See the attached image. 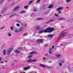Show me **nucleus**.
<instances>
[{
  "instance_id": "1",
  "label": "nucleus",
  "mask_w": 73,
  "mask_h": 73,
  "mask_svg": "<svg viewBox=\"0 0 73 73\" xmlns=\"http://www.w3.org/2000/svg\"><path fill=\"white\" fill-rule=\"evenodd\" d=\"M54 30V29L53 28H48L47 29L45 30L44 31H38L39 33H46V32H52Z\"/></svg>"
},
{
  "instance_id": "2",
  "label": "nucleus",
  "mask_w": 73,
  "mask_h": 73,
  "mask_svg": "<svg viewBox=\"0 0 73 73\" xmlns=\"http://www.w3.org/2000/svg\"><path fill=\"white\" fill-rule=\"evenodd\" d=\"M67 34V32H66V30H64L62 31L60 34V35L62 37H64Z\"/></svg>"
},
{
  "instance_id": "3",
  "label": "nucleus",
  "mask_w": 73,
  "mask_h": 73,
  "mask_svg": "<svg viewBox=\"0 0 73 73\" xmlns=\"http://www.w3.org/2000/svg\"><path fill=\"white\" fill-rule=\"evenodd\" d=\"M13 48V47H11L8 49L7 51V54H9L11 53L12 52Z\"/></svg>"
},
{
  "instance_id": "4",
  "label": "nucleus",
  "mask_w": 73,
  "mask_h": 73,
  "mask_svg": "<svg viewBox=\"0 0 73 73\" xmlns=\"http://www.w3.org/2000/svg\"><path fill=\"white\" fill-rule=\"evenodd\" d=\"M54 46H53L52 48H51L49 50V54H52V53H53L52 49H53V48H54Z\"/></svg>"
},
{
  "instance_id": "5",
  "label": "nucleus",
  "mask_w": 73,
  "mask_h": 73,
  "mask_svg": "<svg viewBox=\"0 0 73 73\" xmlns=\"http://www.w3.org/2000/svg\"><path fill=\"white\" fill-rule=\"evenodd\" d=\"M20 6H18L16 7L13 9V11H17L20 8Z\"/></svg>"
},
{
  "instance_id": "6",
  "label": "nucleus",
  "mask_w": 73,
  "mask_h": 73,
  "mask_svg": "<svg viewBox=\"0 0 73 73\" xmlns=\"http://www.w3.org/2000/svg\"><path fill=\"white\" fill-rule=\"evenodd\" d=\"M7 7H4L2 10V13H4V12H5L6 11H7Z\"/></svg>"
},
{
  "instance_id": "7",
  "label": "nucleus",
  "mask_w": 73,
  "mask_h": 73,
  "mask_svg": "<svg viewBox=\"0 0 73 73\" xmlns=\"http://www.w3.org/2000/svg\"><path fill=\"white\" fill-rule=\"evenodd\" d=\"M31 69V67L30 66H28L26 67L25 68L23 69L24 70H28Z\"/></svg>"
},
{
  "instance_id": "8",
  "label": "nucleus",
  "mask_w": 73,
  "mask_h": 73,
  "mask_svg": "<svg viewBox=\"0 0 73 73\" xmlns=\"http://www.w3.org/2000/svg\"><path fill=\"white\" fill-rule=\"evenodd\" d=\"M23 29H24L23 27H21V28H20L19 29V32H22V31H23Z\"/></svg>"
},
{
  "instance_id": "9",
  "label": "nucleus",
  "mask_w": 73,
  "mask_h": 73,
  "mask_svg": "<svg viewBox=\"0 0 73 73\" xmlns=\"http://www.w3.org/2000/svg\"><path fill=\"white\" fill-rule=\"evenodd\" d=\"M58 20H63L64 21H65L66 19L65 18H60L58 19Z\"/></svg>"
},
{
  "instance_id": "10",
  "label": "nucleus",
  "mask_w": 73,
  "mask_h": 73,
  "mask_svg": "<svg viewBox=\"0 0 73 73\" xmlns=\"http://www.w3.org/2000/svg\"><path fill=\"white\" fill-rule=\"evenodd\" d=\"M63 9H64V8H63V7H61L60 8H58L57 9V11H60V10H62Z\"/></svg>"
},
{
  "instance_id": "11",
  "label": "nucleus",
  "mask_w": 73,
  "mask_h": 73,
  "mask_svg": "<svg viewBox=\"0 0 73 73\" xmlns=\"http://www.w3.org/2000/svg\"><path fill=\"white\" fill-rule=\"evenodd\" d=\"M15 32H16V33H18V32H19V31L18 30V29H17V28H16L15 29Z\"/></svg>"
},
{
  "instance_id": "12",
  "label": "nucleus",
  "mask_w": 73,
  "mask_h": 73,
  "mask_svg": "<svg viewBox=\"0 0 73 73\" xmlns=\"http://www.w3.org/2000/svg\"><path fill=\"white\" fill-rule=\"evenodd\" d=\"M8 36L9 37H11L12 36V34L11 32H9L8 33Z\"/></svg>"
},
{
  "instance_id": "13",
  "label": "nucleus",
  "mask_w": 73,
  "mask_h": 73,
  "mask_svg": "<svg viewBox=\"0 0 73 73\" xmlns=\"http://www.w3.org/2000/svg\"><path fill=\"white\" fill-rule=\"evenodd\" d=\"M6 51H7V49H4L3 51V54L4 55H5L6 53Z\"/></svg>"
},
{
  "instance_id": "14",
  "label": "nucleus",
  "mask_w": 73,
  "mask_h": 73,
  "mask_svg": "<svg viewBox=\"0 0 73 73\" xmlns=\"http://www.w3.org/2000/svg\"><path fill=\"white\" fill-rule=\"evenodd\" d=\"M55 56L56 57H57L58 58H59V57H60V54H56Z\"/></svg>"
},
{
  "instance_id": "15",
  "label": "nucleus",
  "mask_w": 73,
  "mask_h": 73,
  "mask_svg": "<svg viewBox=\"0 0 73 73\" xmlns=\"http://www.w3.org/2000/svg\"><path fill=\"white\" fill-rule=\"evenodd\" d=\"M37 42H43V40L42 39H38L37 40Z\"/></svg>"
},
{
  "instance_id": "16",
  "label": "nucleus",
  "mask_w": 73,
  "mask_h": 73,
  "mask_svg": "<svg viewBox=\"0 0 73 73\" xmlns=\"http://www.w3.org/2000/svg\"><path fill=\"white\" fill-rule=\"evenodd\" d=\"M47 37H50L52 38L53 37V35L50 34L49 35L47 36Z\"/></svg>"
},
{
  "instance_id": "17",
  "label": "nucleus",
  "mask_w": 73,
  "mask_h": 73,
  "mask_svg": "<svg viewBox=\"0 0 73 73\" xmlns=\"http://www.w3.org/2000/svg\"><path fill=\"white\" fill-rule=\"evenodd\" d=\"M36 53V52L34 51L31 52L30 54H35V53Z\"/></svg>"
},
{
  "instance_id": "18",
  "label": "nucleus",
  "mask_w": 73,
  "mask_h": 73,
  "mask_svg": "<svg viewBox=\"0 0 73 73\" xmlns=\"http://www.w3.org/2000/svg\"><path fill=\"white\" fill-rule=\"evenodd\" d=\"M40 66H41V67H43V68H45L46 66L45 65H44L42 64H40Z\"/></svg>"
},
{
  "instance_id": "19",
  "label": "nucleus",
  "mask_w": 73,
  "mask_h": 73,
  "mask_svg": "<svg viewBox=\"0 0 73 73\" xmlns=\"http://www.w3.org/2000/svg\"><path fill=\"white\" fill-rule=\"evenodd\" d=\"M15 53H20V52L18 50H16L15 51Z\"/></svg>"
},
{
  "instance_id": "20",
  "label": "nucleus",
  "mask_w": 73,
  "mask_h": 73,
  "mask_svg": "<svg viewBox=\"0 0 73 73\" xmlns=\"http://www.w3.org/2000/svg\"><path fill=\"white\" fill-rule=\"evenodd\" d=\"M32 62V59H30L28 61V62Z\"/></svg>"
},
{
  "instance_id": "21",
  "label": "nucleus",
  "mask_w": 73,
  "mask_h": 73,
  "mask_svg": "<svg viewBox=\"0 0 73 73\" xmlns=\"http://www.w3.org/2000/svg\"><path fill=\"white\" fill-rule=\"evenodd\" d=\"M15 4H16V3L14 2L11 4V6H13L15 5Z\"/></svg>"
},
{
  "instance_id": "22",
  "label": "nucleus",
  "mask_w": 73,
  "mask_h": 73,
  "mask_svg": "<svg viewBox=\"0 0 73 73\" xmlns=\"http://www.w3.org/2000/svg\"><path fill=\"white\" fill-rule=\"evenodd\" d=\"M38 20H43V19L41 18H38L37 19Z\"/></svg>"
},
{
  "instance_id": "23",
  "label": "nucleus",
  "mask_w": 73,
  "mask_h": 73,
  "mask_svg": "<svg viewBox=\"0 0 73 73\" xmlns=\"http://www.w3.org/2000/svg\"><path fill=\"white\" fill-rule=\"evenodd\" d=\"M70 1H71V0H66V3H69Z\"/></svg>"
},
{
  "instance_id": "24",
  "label": "nucleus",
  "mask_w": 73,
  "mask_h": 73,
  "mask_svg": "<svg viewBox=\"0 0 73 73\" xmlns=\"http://www.w3.org/2000/svg\"><path fill=\"white\" fill-rule=\"evenodd\" d=\"M25 11H21L20 13H25Z\"/></svg>"
},
{
  "instance_id": "25",
  "label": "nucleus",
  "mask_w": 73,
  "mask_h": 73,
  "mask_svg": "<svg viewBox=\"0 0 73 73\" xmlns=\"http://www.w3.org/2000/svg\"><path fill=\"white\" fill-rule=\"evenodd\" d=\"M16 22H17V23H21V22L19 21L18 20H17L16 21Z\"/></svg>"
},
{
  "instance_id": "26",
  "label": "nucleus",
  "mask_w": 73,
  "mask_h": 73,
  "mask_svg": "<svg viewBox=\"0 0 73 73\" xmlns=\"http://www.w3.org/2000/svg\"><path fill=\"white\" fill-rule=\"evenodd\" d=\"M39 28H40V27H39V26H36V29H39Z\"/></svg>"
},
{
  "instance_id": "27",
  "label": "nucleus",
  "mask_w": 73,
  "mask_h": 73,
  "mask_svg": "<svg viewBox=\"0 0 73 73\" xmlns=\"http://www.w3.org/2000/svg\"><path fill=\"white\" fill-rule=\"evenodd\" d=\"M33 1H30L29 3V4H31V3H33Z\"/></svg>"
},
{
  "instance_id": "28",
  "label": "nucleus",
  "mask_w": 73,
  "mask_h": 73,
  "mask_svg": "<svg viewBox=\"0 0 73 73\" xmlns=\"http://www.w3.org/2000/svg\"><path fill=\"white\" fill-rule=\"evenodd\" d=\"M37 60L36 59H34L33 60H32V62H35V61H36Z\"/></svg>"
},
{
  "instance_id": "29",
  "label": "nucleus",
  "mask_w": 73,
  "mask_h": 73,
  "mask_svg": "<svg viewBox=\"0 0 73 73\" xmlns=\"http://www.w3.org/2000/svg\"><path fill=\"white\" fill-rule=\"evenodd\" d=\"M53 5H50V6H49V7H48V8H51L52 7Z\"/></svg>"
},
{
  "instance_id": "30",
  "label": "nucleus",
  "mask_w": 73,
  "mask_h": 73,
  "mask_svg": "<svg viewBox=\"0 0 73 73\" xmlns=\"http://www.w3.org/2000/svg\"><path fill=\"white\" fill-rule=\"evenodd\" d=\"M13 16H14V15H12L9 17V18H11L12 17H13Z\"/></svg>"
},
{
  "instance_id": "31",
  "label": "nucleus",
  "mask_w": 73,
  "mask_h": 73,
  "mask_svg": "<svg viewBox=\"0 0 73 73\" xmlns=\"http://www.w3.org/2000/svg\"><path fill=\"white\" fill-rule=\"evenodd\" d=\"M10 28L12 30H13V29H14V28L12 27H11Z\"/></svg>"
},
{
  "instance_id": "32",
  "label": "nucleus",
  "mask_w": 73,
  "mask_h": 73,
  "mask_svg": "<svg viewBox=\"0 0 73 73\" xmlns=\"http://www.w3.org/2000/svg\"><path fill=\"white\" fill-rule=\"evenodd\" d=\"M33 56V55L29 56H28V58H31V57H32Z\"/></svg>"
},
{
  "instance_id": "33",
  "label": "nucleus",
  "mask_w": 73,
  "mask_h": 73,
  "mask_svg": "<svg viewBox=\"0 0 73 73\" xmlns=\"http://www.w3.org/2000/svg\"><path fill=\"white\" fill-rule=\"evenodd\" d=\"M33 11H34V12H36V11H37V10L36 9H34L33 10Z\"/></svg>"
},
{
  "instance_id": "34",
  "label": "nucleus",
  "mask_w": 73,
  "mask_h": 73,
  "mask_svg": "<svg viewBox=\"0 0 73 73\" xmlns=\"http://www.w3.org/2000/svg\"><path fill=\"white\" fill-rule=\"evenodd\" d=\"M53 21V20H50L49 21L47 22V24H48V23H49V22H50V21Z\"/></svg>"
},
{
  "instance_id": "35",
  "label": "nucleus",
  "mask_w": 73,
  "mask_h": 73,
  "mask_svg": "<svg viewBox=\"0 0 73 73\" xmlns=\"http://www.w3.org/2000/svg\"><path fill=\"white\" fill-rule=\"evenodd\" d=\"M60 62L61 63H64V60H61L60 61Z\"/></svg>"
},
{
  "instance_id": "36",
  "label": "nucleus",
  "mask_w": 73,
  "mask_h": 73,
  "mask_svg": "<svg viewBox=\"0 0 73 73\" xmlns=\"http://www.w3.org/2000/svg\"><path fill=\"white\" fill-rule=\"evenodd\" d=\"M4 27H5V26H3L2 28H1L0 29H4Z\"/></svg>"
},
{
  "instance_id": "37",
  "label": "nucleus",
  "mask_w": 73,
  "mask_h": 73,
  "mask_svg": "<svg viewBox=\"0 0 73 73\" xmlns=\"http://www.w3.org/2000/svg\"><path fill=\"white\" fill-rule=\"evenodd\" d=\"M16 25H17V27H20V25L18 24H17Z\"/></svg>"
},
{
  "instance_id": "38",
  "label": "nucleus",
  "mask_w": 73,
  "mask_h": 73,
  "mask_svg": "<svg viewBox=\"0 0 73 73\" xmlns=\"http://www.w3.org/2000/svg\"><path fill=\"white\" fill-rule=\"evenodd\" d=\"M55 16H56V17H58V15L56 14H55Z\"/></svg>"
},
{
  "instance_id": "39",
  "label": "nucleus",
  "mask_w": 73,
  "mask_h": 73,
  "mask_svg": "<svg viewBox=\"0 0 73 73\" xmlns=\"http://www.w3.org/2000/svg\"><path fill=\"white\" fill-rule=\"evenodd\" d=\"M28 6H25L24 7L25 8H28Z\"/></svg>"
},
{
  "instance_id": "40",
  "label": "nucleus",
  "mask_w": 73,
  "mask_h": 73,
  "mask_svg": "<svg viewBox=\"0 0 73 73\" xmlns=\"http://www.w3.org/2000/svg\"><path fill=\"white\" fill-rule=\"evenodd\" d=\"M28 33H25L24 34L25 36H27L28 35Z\"/></svg>"
},
{
  "instance_id": "41",
  "label": "nucleus",
  "mask_w": 73,
  "mask_h": 73,
  "mask_svg": "<svg viewBox=\"0 0 73 73\" xmlns=\"http://www.w3.org/2000/svg\"><path fill=\"white\" fill-rule=\"evenodd\" d=\"M3 1H4V0H1L0 1V3H2L3 2Z\"/></svg>"
},
{
  "instance_id": "42",
  "label": "nucleus",
  "mask_w": 73,
  "mask_h": 73,
  "mask_svg": "<svg viewBox=\"0 0 73 73\" xmlns=\"http://www.w3.org/2000/svg\"><path fill=\"white\" fill-rule=\"evenodd\" d=\"M59 65L60 66H62V64H61V63H59Z\"/></svg>"
},
{
  "instance_id": "43",
  "label": "nucleus",
  "mask_w": 73,
  "mask_h": 73,
  "mask_svg": "<svg viewBox=\"0 0 73 73\" xmlns=\"http://www.w3.org/2000/svg\"><path fill=\"white\" fill-rule=\"evenodd\" d=\"M40 0H38L37 1V3H39L40 1Z\"/></svg>"
},
{
  "instance_id": "44",
  "label": "nucleus",
  "mask_w": 73,
  "mask_h": 73,
  "mask_svg": "<svg viewBox=\"0 0 73 73\" xmlns=\"http://www.w3.org/2000/svg\"><path fill=\"white\" fill-rule=\"evenodd\" d=\"M13 15H14V16H17V14H13Z\"/></svg>"
},
{
  "instance_id": "45",
  "label": "nucleus",
  "mask_w": 73,
  "mask_h": 73,
  "mask_svg": "<svg viewBox=\"0 0 73 73\" xmlns=\"http://www.w3.org/2000/svg\"><path fill=\"white\" fill-rule=\"evenodd\" d=\"M31 73H36V72L33 71V72H31Z\"/></svg>"
},
{
  "instance_id": "46",
  "label": "nucleus",
  "mask_w": 73,
  "mask_h": 73,
  "mask_svg": "<svg viewBox=\"0 0 73 73\" xmlns=\"http://www.w3.org/2000/svg\"><path fill=\"white\" fill-rule=\"evenodd\" d=\"M46 59V58H45V57L43 58V60H45Z\"/></svg>"
},
{
  "instance_id": "47",
  "label": "nucleus",
  "mask_w": 73,
  "mask_h": 73,
  "mask_svg": "<svg viewBox=\"0 0 73 73\" xmlns=\"http://www.w3.org/2000/svg\"><path fill=\"white\" fill-rule=\"evenodd\" d=\"M58 13H59L60 14V13H61V11H58Z\"/></svg>"
},
{
  "instance_id": "48",
  "label": "nucleus",
  "mask_w": 73,
  "mask_h": 73,
  "mask_svg": "<svg viewBox=\"0 0 73 73\" xmlns=\"http://www.w3.org/2000/svg\"><path fill=\"white\" fill-rule=\"evenodd\" d=\"M45 47H46V46H48V45L47 44H46L45 45Z\"/></svg>"
},
{
  "instance_id": "49",
  "label": "nucleus",
  "mask_w": 73,
  "mask_h": 73,
  "mask_svg": "<svg viewBox=\"0 0 73 73\" xmlns=\"http://www.w3.org/2000/svg\"><path fill=\"white\" fill-rule=\"evenodd\" d=\"M1 60H2V58L1 57L0 58V61Z\"/></svg>"
},
{
  "instance_id": "50",
  "label": "nucleus",
  "mask_w": 73,
  "mask_h": 73,
  "mask_svg": "<svg viewBox=\"0 0 73 73\" xmlns=\"http://www.w3.org/2000/svg\"><path fill=\"white\" fill-rule=\"evenodd\" d=\"M7 1H8L9 2H10V1H11V0H7Z\"/></svg>"
},
{
  "instance_id": "51",
  "label": "nucleus",
  "mask_w": 73,
  "mask_h": 73,
  "mask_svg": "<svg viewBox=\"0 0 73 73\" xmlns=\"http://www.w3.org/2000/svg\"><path fill=\"white\" fill-rule=\"evenodd\" d=\"M14 65V64L13 63L11 64V65Z\"/></svg>"
},
{
  "instance_id": "52",
  "label": "nucleus",
  "mask_w": 73,
  "mask_h": 73,
  "mask_svg": "<svg viewBox=\"0 0 73 73\" xmlns=\"http://www.w3.org/2000/svg\"><path fill=\"white\" fill-rule=\"evenodd\" d=\"M66 8L67 9H69V7H66Z\"/></svg>"
},
{
  "instance_id": "53",
  "label": "nucleus",
  "mask_w": 73,
  "mask_h": 73,
  "mask_svg": "<svg viewBox=\"0 0 73 73\" xmlns=\"http://www.w3.org/2000/svg\"><path fill=\"white\" fill-rule=\"evenodd\" d=\"M25 27H26V26H27V24H25Z\"/></svg>"
},
{
  "instance_id": "54",
  "label": "nucleus",
  "mask_w": 73,
  "mask_h": 73,
  "mask_svg": "<svg viewBox=\"0 0 73 73\" xmlns=\"http://www.w3.org/2000/svg\"><path fill=\"white\" fill-rule=\"evenodd\" d=\"M1 63H4V62H1Z\"/></svg>"
},
{
  "instance_id": "55",
  "label": "nucleus",
  "mask_w": 73,
  "mask_h": 73,
  "mask_svg": "<svg viewBox=\"0 0 73 73\" xmlns=\"http://www.w3.org/2000/svg\"><path fill=\"white\" fill-rule=\"evenodd\" d=\"M7 15V14L6 15H3L4 16H6V15Z\"/></svg>"
},
{
  "instance_id": "56",
  "label": "nucleus",
  "mask_w": 73,
  "mask_h": 73,
  "mask_svg": "<svg viewBox=\"0 0 73 73\" xmlns=\"http://www.w3.org/2000/svg\"><path fill=\"white\" fill-rule=\"evenodd\" d=\"M10 15H12V13H10Z\"/></svg>"
},
{
  "instance_id": "57",
  "label": "nucleus",
  "mask_w": 73,
  "mask_h": 73,
  "mask_svg": "<svg viewBox=\"0 0 73 73\" xmlns=\"http://www.w3.org/2000/svg\"><path fill=\"white\" fill-rule=\"evenodd\" d=\"M46 56H48V54H46Z\"/></svg>"
},
{
  "instance_id": "58",
  "label": "nucleus",
  "mask_w": 73,
  "mask_h": 73,
  "mask_svg": "<svg viewBox=\"0 0 73 73\" xmlns=\"http://www.w3.org/2000/svg\"><path fill=\"white\" fill-rule=\"evenodd\" d=\"M21 24H23V23H21Z\"/></svg>"
},
{
  "instance_id": "59",
  "label": "nucleus",
  "mask_w": 73,
  "mask_h": 73,
  "mask_svg": "<svg viewBox=\"0 0 73 73\" xmlns=\"http://www.w3.org/2000/svg\"><path fill=\"white\" fill-rule=\"evenodd\" d=\"M65 73H67V72H66Z\"/></svg>"
},
{
  "instance_id": "60",
  "label": "nucleus",
  "mask_w": 73,
  "mask_h": 73,
  "mask_svg": "<svg viewBox=\"0 0 73 73\" xmlns=\"http://www.w3.org/2000/svg\"><path fill=\"white\" fill-rule=\"evenodd\" d=\"M1 16V15H0V17Z\"/></svg>"
}]
</instances>
